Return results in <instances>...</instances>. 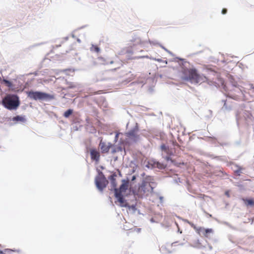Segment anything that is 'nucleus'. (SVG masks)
<instances>
[{"instance_id":"obj_1","label":"nucleus","mask_w":254,"mask_h":254,"mask_svg":"<svg viewBox=\"0 0 254 254\" xmlns=\"http://www.w3.org/2000/svg\"><path fill=\"white\" fill-rule=\"evenodd\" d=\"M153 180V179L150 176L144 179L138 190V195L140 197L147 196L153 191L155 187Z\"/></svg>"},{"instance_id":"obj_2","label":"nucleus","mask_w":254,"mask_h":254,"mask_svg":"<svg viewBox=\"0 0 254 254\" xmlns=\"http://www.w3.org/2000/svg\"><path fill=\"white\" fill-rule=\"evenodd\" d=\"M183 73L185 75L184 79L190 81L191 83H197L204 82L206 79L204 76L199 74L194 68L185 69Z\"/></svg>"},{"instance_id":"obj_3","label":"nucleus","mask_w":254,"mask_h":254,"mask_svg":"<svg viewBox=\"0 0 254 254\" xmlns=\"http://www.w3.org/2000/svg\"><path fill=\"white\" fill-rule=\"evenodd\" d=\"M19 104L18 96L13 94L7 95L2 100V105L9 110L16 109Z\"/></svg>"},{"instance_id":"obj_4","label":"nucleus","mask_w":254,"mask_h":254,"mask_svg":"<svg viewBox=\"0 0 254 254\" xmlns=\"http://www.w3.org/2000/svg\"><path fill=\"white\" fill-rule=\"evenodd\" d=\"M28 96L30 98L35 100L53 99L54 98L53 95L39 91H29Z\"/></svg>"},{"instance_id":"obj_5","label":"nucleus","mask_w":254,"mask_h":254,"mask_svg":"<svg viewBox=\"0 0 254 254\" xmlns=\"http://www.w3.org/2000/svg\"><path fill=\"white\" fill-rule=\"evenodd\" d=\"M108 184V181L102 172L98 173L95 178V184L97 188L101 191L105 188Z\"/></svg>"},{"instance_id":"obj_6","label":"nucleus","mask_w":254,"mask_h":254,"mask_svg":"<svg viewBox=\"0 0 254 254\" xmlns=\"http://www.w3.org/2000/svg\"><path fill=\"white\" fill-rule=\"evenodd\" d=\"M113 145L110 142L106 143L101 140L99 147L102 153H107L109 151L110 148H112Z\"/></svg>"},{"instance_id":"obj_7","label":"nucleus","mask_w":254,"mask_h":254,"mask_svg":"<svg viewBox=\"0 0 254 254\" xmlns=\"http://www.w3.org/2000/svg\"><path fill=\"white\" fill-rule=\"evenodd\" d=\"M128 180H123L122 185L120 187V188L119 189H115V193L116 192H119L120 194L125 193L128 189Z\"/></svg>"},{"instance_id":"obj_8","label":"nucleus","mask_w":254,"mask_h":254,"mask_svg":"<svg viewBox=\"0 0 254 254\" xmlns=\"http://www.w3.org/2000/svg\"><path fill=\"white\" fill-rule=\"evenodd\" d=\"M137 132L138 129L134 128L129 130L128 132L126 133V135L130 139L135 141L139 139V135L138 134Z\"/></svg>"},{"instance_id":"obj_9","label":"nucleus","mask_w":254,"mask_h":254,"mask_svg":"<svg viewBox=\"0 0 254 254\" xmlns=\"http://www.w3.org/2000/svg\"><path fill=\"white\" fill-rule=\"evenodd\" d=\"M90 157L92 160L98 162L100 160V153L96 149H91L90 150Z\"/></svg>"},{"instance_id":"obj_10","label":"nucleus","mask_w":254,"mask_h":254,"mask_svg":"<svg viewBox=\"0 0 254 254\" xmlns=\"http://www.w3.org/2000/svg\"><path fill=\"white\" fill-rule=\"evenodd\" d=\"M116 197L118 199V201L120 203V205L122 207L127 206V203L123 197V194H120L119 192L115 193Z\"/></svg>"},{"instance_id":"obj_11","label":"nucleus","mask_w":254,"mask_h":254,"mask_svg":"<svg viewBox=\"0 0 254 254\" xmlns=\"http://www.w3.org/2000/svg\"><path fill=\"white\" fill-rule=\"evenodd\" d=\"M196 232L200 234L201 233L205 237H208V234L211 233L213 232L212 229H205L202 227H199L196 229Z\"/></svg>"},{"instance_id":"obj_12","label":"nucleus","mask_w":254,"mask_h":254,"mask_svg":"<svg viewBox=\"0 0 254 254\" xmlns=\"http://www.w3.org/2000/svg\"><path fill=\"white\" fill-rule=\"evenodd\" d=\"M161 149L162 151H164L167 155L171 156L173 155L172 151L170 150L168 146H166L165 144L161 145Z\"/></svg>"},{"instance_id":"obj_13","label":"nucleus","mask_w":254,"mask_h":254,"mask_svg":"<svg viewBox=\"0 0 254 254\" xmlns=\"http://www.w3.org/2000/svg\"><path fill=\"white\" fill-rule=\"evenodd\" d=\"M242 200L244 201L245 204L247 206H254V200L252 198L248 199V198H242Z\"/></svg>"},{"instance_id":"obj_14","label":"nucleus","mask_w":254,"mask_h":254,"mask_svg":"<svg viewBox=\"0 0 254 254\" xmlns=\"http://www.w3.org/2000/svg\"><path fill=\"white\" fill-rule=\"evenodd\" d=\"M116 176V175H112L109 177V179L110 180V181L111 182V184L112 185V186L114 189H116V187L117 186V184L116 182V179H115Z\"/></svg>"},{"instance_id":"obj_15","label":"nucleus","mask_w":254,"mask_h":254,"mask_svg":"<svg viewBox=\"0 0 254 254\" xmlns=\"http://www.w3.org/2000/svg\"><path fill=\"white\" fill-rule=\"evenodd\" d=\"M12 121L14 122H24L25 121V119L24 117H23L22 116H17L13 118Z\"/></svg>"},{"instance_id":"obj_16","label":"nucleus","mask_w":254,"mask_h":254,"mask_svg":"<svg viewBox=\"0 0 254 254\" xmlns=\"http://www.w3.org/2000/svg\"><path fill=\"white\" fill-rule=\"evenodd\" d=\"M90 50L91 51L95 52L97 53H98L100 52V49L99 47H98L97 46L92 45L91 47L90 48Z\"/></svg>"},{"instance_id":"obj_17","label":"nucleus","mask_w":254,"mask_h":254,"mask_svg":"<svg viewBox=\"0 0 254 254\" xmlns=\"http://www.w3.org/2000/svg\"><path fill=\"white\" fill-rule=\"evenodd\" d=\"M72 113L73 110L72 109H68L64 113V116L65 118H67L72 114Z\"/></svg>"},{"instance_id":"obj_18","label":"nucleus","mask_w":254,"mask_h":254,"mask_svg":"<svg viewBox=\"0 0 254 254\" xmlns=\"http://www.w3.org/2000/svg\"><path fill=\"white\" fill-rule=\"evenodd\" d=\"M122 151V147L118 146V147H115V148H114L113 149H112V153L114 154L117 152Z\"/></svg>"},{"instance_id":"obj_19","label":"nucleus","mask_w":254,"mask_h":254,"mask_svg":"<svg viewBox=\"0 0 254 254\" xmlns=\"http://www.w3.org/2000/svg\"><path fill=\"white\" fill-rule=\"evenodd\" d=\"M3 82L5 84V85H6L7 87H10L12 86V83H11L10 81H9L7 80H6V79H3Z\"/></svg>"},{"instance_id":"obj_20","label":"nucleus","mask_w":254,"mask_h":254,"mask_svg":"<svg viewBox=\"0 0 254 254\" xmlns=\"http://www.w3.org/2000/svg\"><path fill=\"white\" fill-rule=\"evenodd\" d=\"M11 251H12L10 249H5L4 252H3L2 251H0V254H5L6 253H9Z\"/></svg>"},{"instance_id":"obj_21","label":"nucleus","mask_w":254,"mask_h":254,"mask_svg":"<svg viewBox=\"0 0 254 254\" xmlns=\"http://www.w3.org/2000/svg\"><path fill=\"white\" fill-rule=\"evenodd\" d=\"M188 223L191 226V227H192L193 229H194L196 231V229L198 228H196V226L194 225V224H193L192 222H188Z\"/></svg>"},{"instance_id":"obj_22","label":"nucleus","mask_w":254,"mask_h":254,"mask_svg":"<svg viewBox=\"0 0 254 254\" xmlns=\"http://www.w3.org/2000/svg\"><path fill=\"white\" fill-rule=\"evenodd\" d=\"M222 109H224V110H227V109H228L227 106H226V101H224V106H223Z\"/></svg>"},{"instance_id":"obj_23","label":"nucleus","mask_w":254,"mask_h":254,"mask_svg":"<svg viewBox=\"0 0 254 254\" xmlns=\"http://www.w3.org/2000/svg\"><path fill=\"white\" fill-rule=\"evenodd\" d=\"M227 9H226V8H223V9H222V13L223 14H226V13H227Z\"/></svg>"},{"instance_id":"obj_24","label":"nucleus","mask_w":254,"mask_h":254,"mask_svg":"<svg viewBox=\"0 0 254 254\" xmlns=\"http://www.w3.org/2000/svg\"><path fill=\"white\" fill-rule=\"evenodd\" d=\"M165 159L167 161H169V160H171L170 156L167 155V156H166Z\"/></svg>"},{"instance_id":"obj_25","label":"nucleus","mask_w":254,"mask_h":254,"mask_svg":"<svg viewBox=\"0 0 254 254\" xmlns=\"http://www.w3.org/2000/svg\"><path fill=\"white\" fill-rule=\"evenodd\" d=\"M236 92L238 94L241 93L240 89L238 88H236Z\"/></svg>"},{"instance_id":"obj_26","label":"nucleus","mask_w":254,"mask_h":254,"mask_svg":"<svg viewBox=\"0 0 254 254\" xmlns=\"http://www.w3.org/2000/svg\"><path fill=\"white\" fill-rule=\"evenodd\" d=\"M136 44H141V41L139 39H137Z\"/></svg>"}]
</instances>
